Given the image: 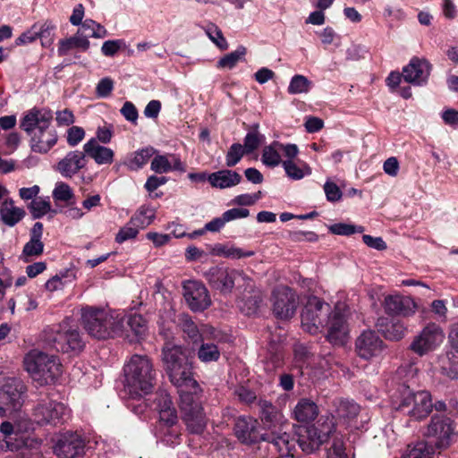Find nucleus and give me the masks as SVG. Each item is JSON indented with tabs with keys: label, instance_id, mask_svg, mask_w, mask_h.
I'll use <instances>...</instances> for the list:
<instances>
[{
	"label": "nucleus",
	"instance_id": "52",
	"mask_svg": "<svg viewBox=\"0 0 458 458\" xmlns=\"http://www.w3.org/2000/svg\"><path fill=\"white\" fill-rule=\"evenodd\" d=\"M246 154L243 147L240 143H233L229 148L225 156V164L228 167L235 166Z\"/></svg>",
	"mask_w": 458,
	"mask_h": 458
},
{
	"label": "nucleus",
	"instance_id": "39",
	"mask_svg": "<svg viewBox=\"0 0 458 458\" xmlns=\"http://www.w3.org/2000/svg\"><path fill=\"white\" fill-rule=\"evenodd\" d=\"M334 406L338 417L351 420L355 418L360 412V406L353 401L338 398L334 400Z\"/></svg>",
	"mask_w": 458,
	"mask_h": 458
},
{
	"label": "nucleus",
	"instance_id": "3",
	"mask_svg": "<svg viewBox=\"0 0 458 458\" xmlns=\"http://www.w3.org/2000/svg\"><path fill=\"white\" fill-rule=\"evenodd\" d=\"M162 362L171 383L176 387L197 386L192 365L182 348L166 344L162 350Z\"/></svg>",
	"mask_w": 458,
	"mask_h": 458
},
{
	"label": "nucleus",
	"instance_id": "20",
	"mask_svg": "<svg viewBox=\"0 0 458 458\" xmlns=\"http://www.w3.org/2000/svg\"><path fill=\"white\" fill-rule=\"evenodd\" d=\"M327 339L334 344H343L348 335V325L345 314L338 307L327 318Z\"/></svg>",
	"mask_w": 458,
	"mask_h": 458
},
{
	"label": "nucleus",
	"instance_id": "45",
	"mask_svg": "<svg viewBox=\"0 0 458 458\" xmlns=\"http://www.w3.org/2000/svg\"><path fill=\"white\" fill-rule=\"evenodd\" d=\"M246 55V48L242 46L237 47L236 50L225 55L217 62V68L233 69L238 62Z\"/></svg>",
	"mask_w": 458,
	"mask_h": 458
},
{
	"label": "nucleus",
	"instance_id": "48",
	"mask_svg": "<svg viewBox=\"0 0 458 458\" xmlns=\"http://www.w3.org/2000/svg\"><path fill=\"white\" fill-rule=\"evenodd\" d=\"M53 198L55 201H64L67 204L74 203V193L72 188L64 182L55 184L53 191Z\"/></svg>",
	"mask_w": 458,
	"mask_h": 458
},
{
	"label": "nucleus",
	"instance_id": "13",
	"mask_svg": "<svg viewBox=\"0 0 458 458\" xmlns=\"http://www.w3.org/2000/svg\"><path fill=\"white\" fill-rule=\"evenodd\" d=\"M68 415V408L53 400H43L34 409L35 420L41 425L57 426L64 423Z\"/></svg>",
	"mask_w": 458,
	"mask_h": 458
},
{
	"label": "nucleus",
	"instance_id": "25",
	"mask_svg": "<svg viewBox=\"0 0 458 458\" xmlns=\"http://www.w3.org/2000/svg\"><path fill=\"white\" fill-rule=\"evenodd\" d=\"M430 71L431 64L427 60L414 57L403 67V77L406 82L420 86L428 81Z\"/></svg>",
	"mask_w": 458,
	"mask_h": 458
},
{
	"label": "nucleus",
	"instance_id": "37",
	"mask_svg": "<svg viewBox=\"0 0 458 458\" xmlns=\"http://www.w3.org/2000/svg\"><path fill=\"white\" fill-rule=\"evenodd\" d=\"M440 372L451 379H458V354L447 352L437 359Z\"/></svg>",
	"mask_w": 458,
	"mask_h": 458
},
{
	"label": "nucleus",
	"instance_id": "19",
	"mask_svg": "<svg viewBox=\"0 0 458 458\" xmlns=\"http://www.w3.org/2000/svg\"><path fill=\"white\" fill-rule=\"evenodd\" d=\"M355 348L358 355L364 360L378 357L384 351V343L377 334L368 330L356 339Z\"/></svg>",
	"mask_w": 458,
	"mask_h": 458
},
{
	"label": "nucleus",
	"instance_id": "57",
	"mask_svg": "<svg viewBox=\"0 0 458 458\" xmlns=\"http://www.w3.org/2000/svg\"><path fill=\"white\" fill-rule=\"evenodd\" d=\"M208 38L221 49L227 48V42L223 36L222 31L214 24H210L207 28Z\"/></svg>",
	"mask_w": 458,
	"mask_h": 458
},
{
	"label": "nucleus",
	"instance_id": "53",
	"mask_svg": "<svg viewBox=\"0 0 458 458\" xmlns=\"http://www.w3.org/2000/svg\"><path fill=\"white\" fill-rule=\"evenodd\" d=\"M260 301L261 299L259 295H253L249 297L248 300H245V298L238 300L237 306L243 313L250 316L257 312Z\"/></svg>",
	"mask_w": 458,
	"mask_h": 458
},
{
	"label": "nucleus",
	"instance_id": "16",
	"mask_svg": "<svg viewBox=\"0 0 458 458\" xmlns=\"http://www.w3.org/2000/svg\"><path fill=\"white\" fill-rule=\"evenodd\" d=\"M183 296L192 311H202L211 305L206 286L198 281H188L183 285Z\"/></svg>",
	"mask_w": 458,
	"mask_h": 458
},
{
	"label": "nucleus",
	"instance_id": "4",
	"mask_svg": "<svg viewBox=\"0 0 458 458\" xmlns=\"http://www.w3.org/2000/svg\"><path fill=\"white\" fill-rule=\"evenodd\" d=\"M200 392L201 389L199 385L196 387H179V407L182 419L187 428L193 434L203 432L207 424L206 415L200 401Z\"/></svg>",
	"mask_w": 458,
	"mask_h": 458
},
{
	"label": "nucleus",
	"instance_id": "44",
	"mask_svg": "<svg viewBox=\"0 0 458 458\" xmlns=\"http://www.w3.org/2000/svg\"><path fill=\"white\" fill-rule=\"evenodd\" d=\"M282 165L287 176L293 180H301L306 174H311V169L309 165L303 164L300 166L293 160H284Z\"/></svg>",
	"mask_w": 458,
	"mask_h": 458
},
{
	"label": "nucleus",
	"instance_id": "33",
	"mask_svg": "<svg viewBox=\"0 0 458 458\" xmlns=\"http://www.w3.org/2000/svg\"><path fill=\"white\" fill-rule=\"evenodd\" d=\"M25 210L16 207L13 199H7L2 202L0 219L5 225L14 226L25 216Z\"/></svg>",
	"mask_w": 458,
	"mask_h": 458
},
{
	"label": "nucleus",
	"instance_id": "18",
	"mask_svg": "<svg viewBox=\"0 0 458 458\" xmlns=\"http://www.w3.org/2000/svg\"><path fill=\"white\" fill-rule=\"evenodd\" d=\"M233 430L238 440L245 445L256 444L264 439L259 421L251 417H239L235 420Z\"/></svg>",
	"mask_w": 458,
	"mask_h": 458
},
{
	"label": "nucleus",
	"instance_id": "11",
	"mask_svg": "<svg viewBox=\"0 0 458 458\" xmlns=\"http://www.w3.org/2000/svg\"><path fill=\"white\" fill-rule=\"evenodd\" d=\"M273 314L276 318H292L299 305L298 294L288 286H278L273 291Z\"/></svg>",
	"mask_w": 458,
	"mask_h": 458
},
{
	"label": "nucleus",
	"instance_id": "61",
	"mask_svg": "<svg viewBox=\"0 0 458 458\" xmlns=\"http://www.w3.org/2000/svg\"><path fill=\"white\" fill-rule=\"evenodd\" d=\"M124 46L121 39L105 41L101 47V52L106 56H114L119 49Z\"/></svg>",
	"mask_w": 458,
	"mask_h": 458
},
{
	"label": "nucleus",
	"instance_id": "36",
	"mask_svg": "<svg viewBox=\"0 0 458 458\" xmlns=\"http://www.w3.org/2000/svg\"><path fill=\"white\" fill-rule=\"evenodd\" d=\"M318 415V405L313 401L307 398L301 399L293 410L294 419L300 422L313 420Z\"/></svg>",
	"mask_w": 458,
	"mask_h": 458
},
{
	"label": "nucleus",
	"instance_id": "24",
	"mask_svg": "<svg viewBox=\"0 0 458 458\" xmlns=\"http://www.w3.org/2000/svg\"><path fill=\"white\" fill-rule=\"evenodd\" d=\"M383 305L387 314L394 316L410 317L417 310V304L411 297L399 294L386 296Z\"/></svg>",
	"mask_w": 458,
	"mask_h": 458
},
{
	"label": "nucleus",
	"instance_id": "38",
	"mask_svg": "<svg viewBox=\"0 0 458 458\" xmlns=\"http://www.w3.org/2000/svg\"><path fill=\"white\" fill-rule=\"evenodd\" d=\"M89 47V41L85 37L81 38L78 33L68 38L59 41L58 55L60 56L66 55L72 49H81L87 51Z\"/></svg>",
	"mask_w": 458,
	"mask_h": 458
},
{
	"label": "nucleus",
	"instance_id": "22",
	"mask_svg": "<svg viewBox=\"0 0 458 458\" xmlns=\"http://www.w3.org/2000/svg\"><path fill=\"white\" fill-rule=\"evenodd\" d=\"M289 428L285 429L274 428L264 433L263 441L268 442L276 451L279 452L280 456H289L293 458V450L296 440L287 432Z\"/></svg>",
	"mask_w": 458,
	"mask_h": 458
},
{
	"label": "nucleus",
	"instance_id": "8",
	"mask_svg": "<svg viewBox=\"0 0 458 458\" xmlns=\"http://www.w3.org/2000/svg\"><path fill=\"white\" fill-rule=\"evenodd\" d=\"M335 429L333 416L321 417L315 424L301 428L296 442L307 454L317 451Z\"/></svg>",
	"mask_w": 458,
	"mask_h": 458
},
{
	"label": "nucleus",
	"instance_id": "58",
	"mask_svg": "<svg viewBox=\"0 0 458 458\" xmlns=\"http://www.w3.org/2000/svg\"><path fill=\"white\" fill-rule=\"evenodd\" d=\"M139 233V227L133 226L130 222L122 227L115 236V241L118 243H123L125 241L133 239Z\"/></svg>",
	"mask_w": 458,
	"mask_h": 458
},
{
	"label": "nucleus",
	"instance_id": "41",
	"mask_svg": "<svg viewBox=\"0 0 458 458\" xmlns=\"http://www.w3.org/2000/svg\"><path fill=\"white\" fill-rule=\"evenodd\" d=\"M279 147H281V143L279 141H274L269 146H266L263 148L261 161L265 165L276 167L283 163L279 153Z\"/></svg>",
	"mask_w": 458,
	"mask_h": 458
},
{
	"label": "nucleus",
	"instance_id": "14",
	"mask_svg": "<svg viewBox=\"0 0 458 458\" xmlns=\"http://www.w3.org/2000/svg\"><path fill=\"white\" fill-rule=\"evenodd\" d=\"M205 276L211 287L224 294L230 293L240 279H245L242 271L220 267H211Z\"/></svg>",
	"mask_w": 458,
	"mask_h": 458
},
{
	"label": "nucleus",
	"instance_id": "64",
	"mask_svg": "<svg viewBox=\"0 0 458 458\" xmlns=\"http://www.w3.org/2000/svg\"><path fill=\"white\" fill-rule=\"evenodd\" d=\"M121 114L127 121L133 123L137 122L138 110L131 102L126 101L123 104V107L121 108Z\"/></svg>",
	"mask_w": 458,
	"mask_h": 458
},
{
	"label": "nucleus",
	"instance_id": "40",
	"mask_svg": "<svg viewBox=\"0 0 458 458\" xmlns=\"http://www.w3.org/2000/svg\"><path fill=\"white\" fill-rule=\"evenodd\" d=\"M156 150L151 148H144L131 154L126 161V165L130 170H138L148 163L149 158L153 157Z\"/></svg>",
	"mask_w": 458,
	"mask_h": 458
},
{
	"label": "nucleus",
	"instance_id": "59",
	"mask_svg": "<svg viewBox=\"0 0 458 458\" xmlns=\"http://www.w3.org/2000/svg\"><path fill=\"white\" fill-rule=\"evenodd\" d=\"M113 89L114 81L109 77H106L98 81L96 87V93L99 98H106L111 94Z\"/></svg>",
	"mask_w": 458,
	"mask_h": 458
},
{
	"label": "nucleus",
	"instance_id": "63",
	"mask_svg": "<svg viewBox=\"0 0 458 458\" xmlns=\"http://www.w3.org/2000/svg\"><path fill=\"white\" fill-rule=\"evenodd\" d=\"M363 242L369 248L384 250L387 248L386 242L382 237H373L369 234H364L362 236Z\"/></svg>",
	"mask_w": 458,
	"mask_h": 458
},
{
	"label": "nucleus",
	"instance_id": "29",
	"mask_svg": "<svg viewBox=\"0 0 458 458\" xmlns=\"http://www.w3.org/2000/svg\"><path fill=\"white\" fill-rule=\"evenodd\" d=\"M31 149L38 153L48 152L57 142V134L55 129L46 127L43 130H36L30 134Z\"/></svg>",
	"mask_w": 458,
	"mask_h": 458
},
{
	"label": "nucleus",
	"instance_id": "30",
	"mask_svg": "<svg viewBox=\"0 0 458 458\" xmlns=\"http://www.w3.org/2000/svg\"><path fill=\"white\" fill-rule=\"evenodd\" d=\"M43 234V224L37 222L30 233V241L24 245L22 257L29 261L30 257H38L43 253L44 243L41 241Z\"/></svg>",
	"mask_w": 458,
	"mask_h": 458
},
{
	"label": "nucleus",
	"instance_id": "42",
	"mask_svg": "<svg viewBox=\"0 0 458 458\" xmlns=\"http://www.w3.org/2000/svg\"><path fill=\"white\" fill-rule=\"evenodd\" d=\"M156 216V210L152 208L142 206L130 219V224L139 228H145L149 225Z\"/></svg>",
	"mask_w": 458,
	"mask_h": 458
},
{
	"label": "nucleus",
	"instance_id": "50",
	"mask_svg": "<svg viewBox=\"0 0 458 458\" xmlns=\"http://www.w3.org/2000/svg\"><path fill=\"white\" fill-rule=\"evenodd\" d=\"M28 208L35 219L40 218L52 211L50 201L41 198L33 199Z\"/></svg>",
	"mask_w": 458,
	"mask_h": 458
},
{
	"label": "nucleus",
	"instance_id": "9",
	"mask_svg": "<svg viewBox=\"0 0 458 458\" xmlns=\"http://www.w3.org/2000/svg\"><path fill=\"white\" fill-rule=\"evenodd\" d=\"M456 435V425L454 420L443 415L432 416L425 431V436L437 449L447 448Z\"/></svg>",
	"mask_w": 458,
	"mask_h": 458
},
{
	"label": "nucleus",
	"instance_id": "47",
	"mask_svg": "<svg viewBox=\"0 0 458 458\" xmlns=\"http://www.w3.org/2000/svg\"><path fill=\"white\" fill-rule=\"evenodd\" d=\"M312 82L303 75H294L288 86V92L290 94H301L307 93L310 89Z\"/></svg>",
	"mask_w": 458,
	"mask_h": 458
},
{
	"label": "nucleus",
	"instance_id": "2",
	"mask_svg": "<svg viewBox=\"0 0 458 458\" xmlns=\"http://www.w3.org/2000/svg\"><path fill=\"white\" fill-rule=\"evenodd\" d=\"M81 319L89 335L99 340L122 335L124 331L123 319L115 311L86 307L81 310Z\"/></svg>",
	"mask_w": 458,
	"mask_h": 458
},
{
	"label": "nucleus",
	"instance_id": "62",
	"mask_svg": "<svg viewBox=\"0 0 458 458\" xmlns=\"http://www.w3.org/2000/svg\"><path fill=\"white\" fill-rule=\"evenodd\" d=\"M324 191L328 201H338L342 198V191L335 182H327L324 185Z\"/></svg>",
	"mask_w": 458,
	"mask_h": 458
},
{
	"label": "nucleus",
	"instance_id": "1",
	"mask_svg": "<svg viewBox=\"0 0 458 458\" xmlns=\"http://www.w3.org/2000/svg\"><path fill=\"white\" fill-rule=\"evenodd\" d=\"M123 373L124 390L131 398L141 397L152 390L156 372L147 355H132L125 363Z\"/></svg>",
	"mask_w": 458,
	"mask_h": 458
},
{
	"label": "nucleus",
	"instance_id": "51",
	"mask_svg": "<svg viewBox=\"0 0 458 458\" xmlns=\"http://www.w3.org/2000/svg\"><path fill=\"white\" fill-rule=\"evenodd\" d=\"M263 135L258 131V125H255L253 130L249 131L244 138L243 149L246 154H250L256 150L261 143Z\"/></svg>",
	"mask_w": 458,
	"mask_h": 458
},
{
	"label": "nucleus",
	"instance_id": "23",
	"mask_svg": "<svg viewBox=\"0 0 458 458\" xmlns=\"http://www.w3.org/2000/svg\"><path fill=\"white\" fill-rule=\"evenodd\" d=\"M175 322L183 332L185 338L192 343H199L201 340L208 338V335H213L215 330L208 326H202L200 328L191 319L190 315L181 313L177 316Z\"/></svg>",
	"mask_w": 458,
	"mask_h": 458
},
{
	"label": "nucleus",
	"instance_id": "21",
	"mask_svg": "<svg viewBox=\"0 0 458 458\" xmlns=\"http://www.w3.org/2000/svg\"><path fill=\"white\" fill-rule=\"evenodd\" d=\"M53 120V113L48 108L34 107L25 113L22 117L20 127L28 134H31L36 130H43L49 127Z\"/></svg>",
	"mask_w": 458,
	"mask_h": 458
},
{
	"label": "nucleus",
	"instance_id": "35",
	"mask_svg": "<svg viewBox=\"0 0 458 458\" xmlns=\"http://www.w3.org/2000/svg\"><path fill=\"white\" fill-rule=\"evenodd\" d=\"M377 326L384 336L391 341H399L406 334V327L399 320L381 319L378 321Z\"/></svg>",
	"mask_w": 458,
	"mask_h": 458
},
{
	"label": "nucleus",
	"instance_id": "54",
	"mask_svg": "<svg viewBox=\"0 0 458 458\" xmlns=\"http://www.w3.org/2000/svg\"><path fill=\"white\" fill-rule=\"evenodd\" d=\"M329 231L334 234L349 236L356 233H363L364 227L344 223H337L332 225L329 227Z\"/></svg>",
	"mask_w": 458,
	"mask_h": 458
},
{
	"label": "nucleus",
	"instance_id": "12",
	"mask_svg": "<svg viewBox=\"0 0 458 458\" xmlns=\"http://www.w3.org/2000/svg\"><path fill=\"white\" fill-rule=\"evenodd\" d=\"M444 337L440 327L430 323L414 337L410 344V349L419 356H424L437 348L443 343Z\"/></svg>",
	"mask_w": 458,
	"mask_h": 458
},
{
	"label": "nucleus",
	"instance_id": "7",
	"mask_svg": "<svg viewBox=\"0 0 458 458\" xmlns=\"http://www.w3.org/2000/svg\"><path fill=\"white\" fill-rule=\"evenodd\" d=\"M45 341L53 349L64 353L77 352L84 347L79 330L70 326L67 320L46 329Z\"/></svg>",
	"mask_w": 458,
	"mask_h": 458
},
{
	"label": "nucleus",
	"instance_id": "34",
	"mask_svg": "<svg viewBox=\"0 0 458 458\" xmlns=\"http://www.w3.org/2000/svg\"><path fill=\"white\" fill-rule=\"evenodd\" d=\"M119 318L123 319V333L121 336L129 337V329L138 338H142L147 332V321L145 318L140 314L130 315L129 317H125L123 314L119 313Z\"/></svg>",
	"mask_w": 458,
	"mask_h": 458
},
{
	"label": "nucleus",
	"instance_id": "6",
	"mask_svg": "<svg viewBox=\"0 0 458 458\" xmlns=\"http://www.w3.org/2000/svg\"><path fill=\"white\" fill-rule=\"evenodd\" d=\"M25 369L40 385L54 383L62 373V365L55 355L38 350H31L24 357Z\"/></svg>",
	"mask_w": 458,
	"mask_h": 458
},
{
	"label": "nucleus",
	"instance_id": "15",
	"mask_svg": "<svg viewBox=\"0 0 458 458\" xmlns=\"http://www.w3.org/2000/svg\"><path fill=\"white\" fill-rule=\"evenodd\" d=\"M156 409L158 411L160 421L164 423L168 428H171L170 437L165 439L167 443H174V439L179 437L177 430L173 427L177 423L178 417L176 410L173 404L172 398L168 393L162 390L157 394L155 398Z\"/></svg>",
	"mask_w": 458,
	"mask_h": 458
},
{
	"label": "nucleus",
	"instance_id": "56",
	"mask_svg": "<svg viewBox=\"0 0 458 458\" xmlns=\"http://www.w3.org/2000/svg\"><path fill=\"white\" fill-rule=\"evenodd\" d=\"M327 458H348L345 453V447L342 437H335L329 449Z\"/></svg>",
	"mask_w": 458,
	"mask_h": 458
},
{
	"label": "nucleus",
	"instance_id": "28",
	"mask_svg": "<svg viewBox=\"0 0 458 458\" xmlns=\"http://www.w3.org/2000/svg\"><path fill=\"white\" fill-rule=\"evenodd\" d=\"M86 165L85 152L74 150L68 152L56 165V171L65 178H72Z\"/></svg>",
	"mask_w": 458,
	"mask_h": 458
},
{
	"label": "nucleus",
	"instance_id": "43",
	"mask_svg": "<svg viewBox=\"0 0 458 458\" xmlns=\"http://www.w3.org/2000/svg\"><path fill=\"white\" fill-rule=\"evenodd\" d=\"M434 447L427 442H418L409 445L403 458H432Z\"/></svg>",
	"mask_w": 458,
	"mask_h": 458
},
{
	"label": "nucleus",
	"instance_id": "26",
	"mask_svg": "<svg viewBox=\"0 0 458 458\" xmlns=\"http://www.w3.org/2000/svg\"><path fill=\"white\" fill-rule=\"evenodd\" d=\"M260 419L268 431L274 428L285 429L290 424L281 411L267 400H259Z\"/></svg>",
	"mask_w": 458,
	"mask_h": 458
},
{
	"label": "nucleus",
	"instance_id": "31",
	"mask_svg": "<svg viewBox=\"0 0 458 458\" xmlns=\"http://www.w3.org/2000/svg\"><path fill=\"white\" fill-rule=\"evenodd\" d=\"M85 155L94 159L98 165L111 164L114 160V151L106 147L101 146L98 143L95 138L90 139L83 146Z\"/></svg>",
	"mask_w": 458,
	"mask_h": 458
},
{
	"label": "nucleus",
	"instance_id": "46",
	"mask_svg": "<svg viewBox=\"0 0 458 458\" xmlns=\"http://www.w3.org/2000/svg\"><path fill=\"white\" fill-rule=\"evenodd\" d=\"M198 358L200 361L208 363L217 361L220 358V350L214 344H202L198 350Z\"/></svg>",
	"mask_w": 458,
	"mask_h": 458
},
{
	"label": "nucleus",
	"instance_id": "60",
	"mask_svg": "<svg viewBox=\"0 0 458 458\" xmlns=\"http://www.w3.org/2000/svg\"><path fill=\"white\" fill-rule=\"evenodd\" d=\"M85 131L81 127L72 126L67 131V142L71 147L78 145L84 138Z\"/></svg>",
	"mask_w": 458,
	"mask_h": 458
},
{
	"label": "nucleus",
	"instance_id": "32",
	"mask_svg": "<svg viewBox=\"0 0 458 458\" xmlns=\"http://www.w3.org/2000/svg\"><path fill=\"white\" fill-rule=\"evenodd\" d=\"M208 181L212 187L225 189L238 185L242 176L235 171L224 169L208 174Z\"/></svg>",
	"mask_w": 458,
	"mask_h": 458
},
{
	"label": "nucleus",
	"instance_id": "49",
	"mask_svg": "<svg viewBox=\"0 0 458 458\" xmlns=\"http://www.w3.org/2000/svg\"><path fill=\"white\" fill-rule=\"evenodd\" d=\"M55 31V26L49 21H46L40 25L39 29H36L37 38L41 40V45L45 47H48L54 41Z\"/></svg>",
	"mask_w": 458,
	"mask_h": 458
},
{
	"label": "nucleus",
	"instance_id": "17",
	"mask_svg": "<svg viewBox=\"0 0 458 458\" xmlns=\"http://www.w3.org/2000/svg\"><path fill=\"white\" fill-rule=\"evenodd\" d=\"M85 442L81 436L66 432L58 437L54 445V453L63 458H74L83 454Z\"/></svg>",
	"mask_w": 458,
	"mask_h": 458
},
{
	"label": "nucleus",
	"instance_id": "5",
	"mask_svg": "<svg viewBox=\"0 0 458 458\" xmlns=\"http://www.w3.org/2000/svg\"><path fill=\"white\" fill-rule=\"evenodd\" d=\"M393 399L397 410L415 420H422L428 417L433 409L429 392L425 390L413 392L404 384L398 386Z\"/></svg>",
	"mask_w": 458,
	"mask_h": 458
},
{
	"label": "nucleus",
	"instance_id": "10",
	"mask_svg": "<svg viewBox=\"0 0 458 458\" xmlns=\"http://www.w3.org/2000/svg\"><path fill=\"white\" fill-rule=\"evenodd\" d=\"M330 305L317 296L308 299L301 312V327L310 334H316L325 327Z\"/></svg>",
	"mask_w": 458,
	"mask_h": 458
},
{
	"label": "nucleus",
	"instance_id": "55",
	"mask_svg": "<svg viewBox=\"0 0 458 458\" xmlns=\"http://www.w3.org/2000/svg\"><path fill=\"white\" fill-rule=\"evenodd\" d=\"M150 167L151 170L157 174L168 173L172 170V164L169 160V156L157 155L154 157Z\"/></svg>",
	"mask_w": 458,
	"mask_h": 458
},
{
	"label": "nucleus",
	"instance_id": "27",
	"mask_svg": "<svg viewBox=\"0 0 458 458\" xmlns=\"http://www.w3.org/2000/svg\"><path fill=\"white\" fill-rule=\"evenodd\" d=\"M24 385L18 378H7L0 387V404L17 410L21 406Z\"/></svg>",
	"mask_w": 458,
	"mask_h": 458
}]
</instances>
